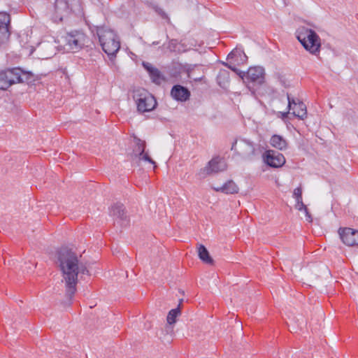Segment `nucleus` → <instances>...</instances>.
<instances>
[{"label": "nucleus", "instance_id": "1", "mask_svg": "<svg viewBox=\"0 0 358 358\" xmlns=\"http://www.w3.org/2000/svg\"><path fill=\"white\" fill-rule=\"evenodd\" d=\"M57 264L62 273L66 296L71 300L76 292L78 274L88 275L89 271L86 265L79 260L78 255L67 248H61L58 251Z\"/></svg>", "mask_w": 358, "mask_h": 358}, {"label": "nucleus", "instance_id": "2", "mask_svg": "<svg viewBox=\"0 0 358 358\" xmlns=\"http://www.w3.org/2000/svg\"><path fill=\"white\" fill-rule=\"evenodd\" d=\"M95 31L105 53L108 56H115L120 48V41L115 32L106 26L96 27Z\"/></svg>", "mask_w": 358, "mask_h": 358}, {"label": "nucleus", "instance_id": "3", "mask_svg": "<svg viewBox=\"0 0 358 358\" xmlns=\"http://www.w3.org/2000/svg\"><path fill=\"white\" fill-rule=\"evenodd\" d=\"M296 36L303 47L312 55L320 51L321 41L317 33L305 27H300L296 31Z\"/></svg>", "mask_w": 358, "mask_h": 358}, {"label": "nucleus", "instance_id": "4", "mask_svg": "<svg viewBox=\"0 0 358 358\" xmlns=\"http://www.w3.org/2000/svg\"><path fill=\"white\" fill-rule=\"evenodd\" d=\"M31 75L20 68L7 69L0 71V90H6L15 84L28 82Z\"/></svg>", "mask_w": 358, "mask_h": 358}, {"label": "nucleus", "instance_id": "5", "mask_svg": "<svg viewBox=\"0 0 358 358\" xmlns=\"http://www.w3.org/2000/svg\"><path fill=\"white\" fill-rule=\"evenodd\" d=\"M231 150L243 158L248 159H252L255 156L262 152L259 145L245 138L236 140L233 143Z\"/></svg>", "mask_w": 358, "mask_h": 358}, {"label": "nucleus", "instance_id": "6", "mask_svg": "<svg viewBox=\"0 0 358 358\" xmlns=\"http://www.w3.org/2000/svg\"><path fill=\"white\" fill-rule=\"evenodd\" d=\"M134 99L136 103L137 110L141 113L152 111L157 104L154 96L145 90L134 91Z\"/></svg>", "mask_w": 358, "mask_h": 358}, {"label": "nucleus", "instance_id": "7", "mask_svg": "<svg viewBox=\"0 0 358 358\" xmlns=\"http://www.w3.org/2000/svg\"><path fill=\"white\" fill-rule=\"evenodd\" d=\"M65 45L68 50L76 52L83 48L87 43V37L80 31H71L64 36Z\"/></svg>", "mask_w": 358, "mask_h": 358}, {"label": "nucleus", "instance_id": "8", "mask_svg": "<svg viewBox=\"0 0 358 358\" xmlns=\"http://www.w3.org/2000/svg\"><path fill=\"white\" fill-rule=\"evenodd\" d=\"M52 19L55 22H62L64 17L71 13L68 1H55L49 8Z\"/></svg>", "mask_w": 358, "mask_h": 358}, {"label": "nucleus", "instance_id": "9", "mask_svg": "<svg viewBox=\"0 0 358 358\" xmlns=\"http://www.w3.org/2000/svg\"><path fill=\"white\" fill-rule=\"evenodd\" d=\"M227 166L224 159L219 157H213L207 165L200 169L199 175L204 178L206 176L217 173L227 169Z\"/></svg>", "mask_w": 358, "mask_h": 358}, {"label": "nucleus", "instance_id": "10", "mask_svg": "<svg viewBox=\"0 0 358 358\" xmlns=\"http://www.w3.org/2000/svg\"><path fill=\"white\" fill-rule=\"evenodd\" d=\"M110 214L114 218L115 222L121 227L127 226L129 224V220L126 215L123 204L117 203L113 205L110 208Z\"/></svg>", "mask_w": 358, "mask_h": 358}, {"label": "nucleus", "instance_id": "11", "mask_svg": "<svg viewBox=\"0 0 358 358\" xmlns=\"http://www.w3.org/2000/svg\"><path fill=\"white\" fill-rule=\"evenodd\" d=\"M10 15L6 12H0V48L5 45L10 37Z\"/></svg>", "mask_w": 358, "mask_h": 358}, {"label": "nucleus", "instance_id": "12", "mask_svg": "<svg viewBox=\"0 0 358 358\" xmlns=\"http://www.w3.org/2000/svg\"><path fill=\"white\" fill-rule=\"evenodd\" d=\"M338 234L343 243L346 245H358V230L351 228H340Z\"/></svg>", "mask_w": 358, "mask_h": 358}, {"label": "nucleus", "instance_id": "13", "mask_svg": "<svg viewBox=\"0 0 358 358\" xmlns=\"http://www.w3.org/2000/svg\"><path fill=\"white\" fill-rule=\"evenodd\" d=\"M288 106L287 108L289 110H292V114L298 117L299 118L303 120L307 116V110L306 105L300 101H296L294 99H291L289 95L287 94Z\"/></svg>", "mask_w": 358, "mask_h": 358}, {"label": "nucleus", "instance_id": "14", "mask_svg": "<svg viewBox=\"0 0 358 358\" xmlns=\"http://www.w3.org/2000/svg\"><path fill=\"white\" fill-rule=\"evenodd\" d=\"M134 141L135 147L133 149L131 157L138 158L139 160L148 162L150 164H154L155 167V162L149 157L147 152H145V142L138 138H135Z\"/></svg>", "mask_w": 358, "mask_h": 358}, {"label": "nucleus", "instance_id": "15", "mask_svg": "<svg viewBox=\"0 0 358 358\" xmlns=\"http://www.w3.org/2000/svg\"><path fill=\"white\" fill-rule=\"evenodd\" d=\"M264 69L262 67H250L246 72V80L255 85H262L264 83Z\"/></svg>", "mask_w": 358, "mask_h": 358}, {"label": "nucleus", "instance_id": "16", "mask_svg": "<svg viewBox=\"0 0 358 358\" xmlns=\"http://www.w3.org/2000/svg\"><path fill=\"white\" fill-rule=\"evenodd\" d=\"M265 162L271 167L278 168L285 163V158L279 152L273 150H268L266 152Z\"/></svg>", "mask_w": 358, "mask_h": 358}, {"label": "nucleus", "instance_id": "17", "mask_svg": "<svg viewBox=\"0 0 358 358\" xmlns=\"http://www.w3.org/2000/svg\"><path fill=\"white\" fill-rule=\"evenodd\" d=\"M171 94L177 101H185L190 96V92L185 87L177 85L173 87Z\"/></svg>", "mask_w": 358, "mask_h": 358}, {"label": "nucleus", "instance_id": "18", "mask_svg": "<svg viewBox=\"0 0 358 358\" xmlns=\"http://www.w3.org/2000/svg\"><path fill=\"white\" fill-rule=\"evenodd\" d=\"M213 188L216 192L224 194H236L239 190L238 187L233 180H228L223 185L220 187H213Z\"/></svg>", "mask_w": 358, "mask_h": 358}, {"label": "nucleus", "instance_id": "19", "mask_svg": "<svg viewBox=\"0 0 358 358\" xmlns=\"http://www.w3.org/2000/svg\"><path fill=\"white\" fill-rule=\"evenodd\" d=\"M271 145L280 150H284L287 148V141L280 135H273L270 140Z\"/></svg>", "mask_w": 358, "mask_h": 358}, {"label": "nucleus", "instance_id": "20", "mask_svg": "<svg viewBox=\"0 0 358 358\" xmlns=\"http://www.w3.org/2000/svg\"><path fill=\"white\" fill-rule=\"evenodd\" d=\"M293 196L296 201L295 208L299 211L306 210V206L303 203L302 200V189L301 187L294 189Z\"/></svg>", "mask_w": 358, "mask_h": 358}, {"label": "nucleus", "instance_id": "21", "mask_svg": "<svg viewBox=\"0 0 358 358\" xmlns=\"http://www.w3.org/2000/svg\"><path fill=\"white\" fill-rule=\"evenodd\" d=\"M198 255L201 260L208 264H213V259L210 256L209 252L206 248L203 245H199L198 247Z\"/></svg>", "mask_w": 358, "mask_h": 358}, {"label": "nucleus", "instance_id": "22", "mask_svg": "<svg viewBox=\"0 0 358 358\" xmlns=\"http://www.w3.org/2000/svg\"><path fill=\"white\" fill-rule=\"evenodd\" d=\"M180 314V308L178 307L177 308L172 309L169 311L168 315H167V322L169 324H172L176 323V317Z\"/></svg>", "mask_w": 358, "mask_h": 358}, {"label": "nucleus", "instance_id": "23", "mask_svg": "<svg viewBox=\"0 0 358 358\" xmlns=\"http://www.w3.org/2000/svg\"><path fill=\"white\" fill-rule=\"evenodd\" d=\"M150 76L152 81L155 83H160L164 80L160 71L156 68H151L150 70Z\"/></svg>", "mask_w": 358, "mask_h": 358}, {"label": "nucleus", "instance_id": "24", "mask_svg": "<svg viewBox=\"0 0 358 358\" xmlns=\"http://www.w3.org/2000/svg\"><path fill=\"white\" fill-rule=\"evenodd\" d=\"M156 12L162 17V18H164V19H168V16L166 15V14L162 10V8H155Z\"/></svg>", "mask_w": 358, "mask_h": 358}, {"label": "nucleus", "instance_id": "25", "mask_svg": "<svg viewBox=\"0 0 358 358\" xmlns=\"http://www.w3.org/2000/svg\"><path fill=\"white\" fill-rule=\"evenodd\" d=\"M306 213V220L309 222H312V217L310 213L308 210V208H306V210H303Z\"/></svg>", "mask_w": 358, "mask_h": 358}, {"label": "nucleus", "instance_id": "26", "mask_svg": "<svg viewBox=\"0 0 358 358\" xmlns=\"http://www.w3.org/2000/svg\"><path fill=\"white\" fill-rule=\"evenodd\" d=\"M143 65L149 73L151 68H154L150 63L143 62Z\"/></svg>", "mask_w": 358, "mask_h": 358}, {"label": "nucleus", "instance_id": "27", "mask_svg": "<svg viewBox=\"0 0 358 358\" xmlns=\"http://www.w3.org/2000/svg\"><path fill=\"white\" fill-rule=\"evenodd\" d=\"M238 73L239 76H240L241 78H243V79L244 78H246V73H245V72H244V71H240V72H238Z\"/></svg>", "mask_w": 358, "mask_h": 358}, {"label": "nucleus", "instance_id": "28", "mask_svg": "<svg viewBox=\"0 0 358 358\" xmlns=\"http://www.w3.org/2000/svg\"><path fill=\"white\" fill-rule=\"evenodd\" d=\"M228 67L231 69L232 71H235V72H237L238 73V71L237 69L234 67V66H232L231 65H229Z\"/></svg>", "mask_w": 358, "mask_h": 358}, {"label": "nucleus", "instance_id": "29", "mask_svg": "<svg viewBox=\"0 0 358 358\" xmlns=\"http://www.w3.org/2000/svg\"><path fill=\"white\" fill-rule=\"evenodd\" d=\"M235 55H236V52H234V51H232L231 52H230V53L229 54L228 57H231V58H232V57H233L234 56H235Z\"/></svg>", "mask_w": 358, "mask_h": 358}, {"label": "nucleus", "instance_id": "30", "mask_svg": "<svg viewBox=\"0 0 358 358\" xmlns=\"http://www.w3.org/2000/svg\"><path fill=\"white\" fill-rule=\"evenodd\" d=\"M289 110L287 111V112H285V113H282V117H286L287 116V114L289 113Z\"/></svg>", "mask_w": 358, "mask_h": 358}]
</instances>
